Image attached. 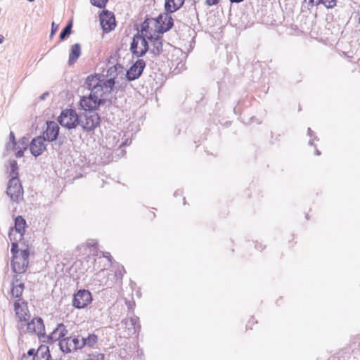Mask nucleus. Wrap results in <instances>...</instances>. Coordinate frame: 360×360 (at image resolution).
Masks as SVG:
<instances>
[{
  "label": "nucleus",
  "mask_w": 360,
  "mask_h": 360,
  "mask_svg": "<svg viewBox=\"0 0 360 360\" xmlns=\"http://www.w3.org/2000/svg\"><path fill=\"white\" fill-rule=\"evenodd\" d=\"M92 300L91 294L86 290H79L74 296L73 305L76 308L85 307Z\"/></svg>",
  "instance_id": "9"
},
{
  "label": "nucleus",
  "mask_w": 360,
  "mask_h": 360,
  "mask_svg": "<svg viewBox=\"0 0 360 360\" xmlns=\"http://www.w3.org/2000/svg\"><path fill=\"white\" fill-rule=\"evenodd\" d=\"M14 309L17 316L20 319V323L18 324V328L20 330V333H22V330L24 328V323H26L29 319L30 315L27 314V306H21L19 300H17L14 302Z\"/></svg>",
  "instance_id": "11"
},
{
  "label": "nucleus",
  "mask_w": 360,
  "mask_h": 360,
  "mask_svg": "<svg viewBox=\"0 0 360 360\" xmlns=\"http://www.w3.org/2000/svg\"><path fill=\"white\" fill-rule=\"evenodd\" d=\"M108 0H90L91 4L100 8H103L105 6Z\"/></svg>",
  "instance_id": "32"
},
{
  "label": "nucleus",
  "mask_w": 360,
  "mask_h": 360,
  "mask_svg": "<svg viewBox=\"0 0 360 360\" xmlns=\"http://www.w3.org/2000/svg\"><path fill=\"white\" fill-rule=\"evenodd\" d=\"M26 326V331L28 333L36 334L39 337L43 336L45 333V327L41 318L36 317L30 322L24 323Z\"/></svg>",
  "instance_id": "7"
},
{
  "label": "nucleus",
  "mask_w": 360,
  "mask_h": 360,
  "mask_svg": "<svg viewBox=\"0 0 360 360\" xmlns=\"http://www.w3.org/2000/svg\"><path fill=\"white\" fill-rule=\"evenodd\" d=\"M150 21H154L155 22V19L154 18H147L142 24L141 25V30L142 32L145 31L146 32L147 30L148 29L149 27V25H150Z\"/></svg>",
  "instance_id": "35"
},
{
  "label": "nucleus",
  "mask_w": 360,
  "mask_h": 360,
  "mask_svg": "<svg viewBox=\"0 0 360 360\" xmlns=\"http://www.w3.org/2000/svg\"><path fill=\"white\" fill-rule=\"evenodd\" d=\"M100 123V116L95 112H86L79 118V125L88 131L94 130Z\"/></svg>",
  "instance_id": "4"
},
{
  "label": "nucleus",
  "mask_w": 360,
  "mask_h": 360,
  "mask_svg": "<svg viewBox=\"0 0 360 360\" xmlns=\"http://www.w3.org/2000/svg\"><path fill=\"white\" fill-rule=\"evenodd\" d=\"M13 229H11L8 233V237L10 238V240L12 242V245H11V252L13 255V257H14L15 255H18L20 254V252H21V250H19L18 249V245L17 243V241L18 240H20L18 239V237L17 236H13Z\"/></svg>",
  "instance_id": "28"
},
{
  "label": "nucleus",
  "mask_w": 360,
  "mask_h": 360,
  "mask_svg": "<svg viewBox=\"0 0 360 360\" xmlns=\"http://www.w3.org/2000/svg\"><path fill=\"white\" fill-rule=\"evenodd\" d=\"M219 1L220 0H205V4L209 6H212L217 5Z\"/></svg>",
  "instance_id": "37"
},
{
  "label": "nucleus",
  "mask_w": 360,
  "mask_h": 360,
  "mask_svg": "<svg viewBox=\"0 0 360 360\" xmlns=\"http://www.w3.org/2000/svg\"><path fill=\"white\" fill-rule=\"evenodd\" d=\"M4 37L0 34V44H2L4 42Z\"/></svg>",
  "instance_id": "42"
},
{
  "label": "nucleus",
  "mask_w": 360,
  "mask_h": 360,
  "mask_svg": "<svg viewBox=\"0 0 360 360\" xmlns=\"http://www.w3.org/2000/svg\"><path fill=\"white\" fill-rule=\"evenodd\" d=\"M27 1L31 2V1H33L34 0H27Z\"/></svg>",
  "instance_id": "47"
},
{
  "label": "nucleus",
  "mask_w": 360,
  "mask_h": 360,
  "mask_svg": "<svg viewBox=\"0 0 360 360\" xmlns=\"http://www.w3.org/2000/svg\"><path fill=\"white\" fill-rule=\"evenodd\" d=\"M184 3V0H165V11L167 13L175 12L183 6Z\"/></svg>",
  "instance_id": "23"
},
{
  "label": "nucleus",
  "mask_w": 360,
  "mask_h": 360,
  "mask_svg": "<svg viewBox=\"0 0 360 360\" xmlns=\"http://www.w3.org/2000/svg\"><path fill=\"white\" fill-rule=\"evenodd\" d=\"M58 120L61 126L68 129H73L79 125V118L72 109L63 110Z\"/></svg>",
  "instance_id": "3"
},
{
  "label": "nucleus",
  "mask_w": 360,
  "mask_h": 360,
  "mask_svg": "<svg viewBox=\"0 0 360 360\" xmlns=\"http://www.w3.org/2000/svg\"><path fill=\"white\" fill-rule=\"evenodd\" d=\"M49 92H45L44 94H42L41 96H40V99L41 100H44L48 96H49Z\"/></svg>",
  "instance_id": "39"
},
{
  "label": "nucleus",
  "mask_w": 360,
  "mask_h": 360,
  "mask_svg": "<svg viewBox=\"0 0 360 360\" xmlns=\"http://www.w3.org/2000/svg\"><path fill=\"white\" fill-rule=\"evenodd\" d=\"M104 354L98 352H94L89 354L86 360H104Z\"/></svg>",
  "instance_id": "33"
},
{
  "label": "nucleus",
  "mask_w": 360,
  "mask_h": 360,
  "mask_svg": "<svg viewBox=\"0 0 360 360\" xmlns=\"http://www.w3.org/2000/svg\"><path fill=\"white\" fill-rule=\"evenodd\" d=\"M101 80H100L99 77L96 75H90L88 76L85 81V86L86 88L92 91V89H95L97 86H100L101 84Z\"/></svg>",
  "instance_id": "25"
},
{
  "label": "nucleus",
  "mask_w": 360,
  "mask_h": 360,
  "mask_svg": "<svg viewBox=\"0 0 360 360\" xmlns=\"http://www.w3.org/2000/svg\"><path fill=\"white\" fill-rule=\"evenodd\" d=\"M146 63L143 59H138L127 70L126 77L129 81H133L140 77L144 68Z\"/></svg>",
  "instance_id": "10"
},
{
  "label": "nucleus",
  "mask_w": 360,
  "mask_h": 360,
  "mask_svg": "<svg viewBox=\"0 0 360 360\" xmlns=\"http://www.w3.org/2000/svg\"><path fill=\"white\" fill-rule=\"evenodd\" d=\"M23 189L18 177L11 178L8 183L6 193L11 200L19 203L23 199Z\"/></svg>",
  "instance_id": "2"
},
{
  "label": "nucleus",
  "mask_w": 360,
  "mask_h": 360,
  "mask_svg": "<svg viewBox=\"0 0 360 360\" xmlns=\"http://www.w3.org/2000/svg\"><path fill=\"white\" fill-rule=\"evenodd\" d=\"M115 85V79L113 78H110L106 81H102L101 86L103 90L104 96H108V94H110L111 91L113 90V87Z\"/></svg>",
  "instance_id": "29"
},
{
  "label": "nucleus",
  "mask_w": 360,
  "mask_h": 360,
  "mask_svg": "<svg viewBox=\"0 0 360 360\" xmlns=\"http://www.w3.org/2000/svg\"><path fill=\"white\" fill-rule=\"evenodd\" d=\"M81 55V46L79 44H75L71 46L69 55V65L74 64Z\"/></svg>",
  "instance_id": "24"
},
{
  "label": "nucleus",
  "mask_w": 360,
  "mask_h": 360,
  "mask_svg": "<svg viewBox=\"0 0 360 360\" xmlns=\"http://www.w3.org/2000/svg\"><path fill=\"white\" fill-rule=\"evenodd\" d=\"M359 22H360V18H359Z\"/></svg>",
  "instance_id": "48"
},
{
  "label": "nucleus",
  "mask_w": 360,
  "mask_h": 360,
  "mask_svg": "<svg viewBox=\"0 0 360 360\" xmlns=\"http://www.w3.org/2000/svg\"><path fill=\"white\" fill-rule=\"evenodd\" d=\"M58 25H56L54 22H52V25H51V33H50V37L51 38L53 34L56 33V32L58 30Z\"/></svg>",
  "instance_id": "36"
},
{
  "label": "nucleus",
  "mask_w": 360,
  "mask_h": 360,
  "mask_svg": "<svg viewBox=\"0 0 360 360\" xmlns=\"http://www.w3.org/2000/svg\"><path fill=\"white\" fill-rule=\"evenodd\" d=\"M72 22H70L61 31L60 34V39L64 40L67 37H68L72 32Z\"/></svg>",
  "instance_id": "30"
},
{
  "label": "nucleus",
  "mask_w": 360,
  "mask_h": 360,
  "mask_svg": "<svg viewBox=\"0 0 360 360\" xmlns=\"http://www.w3.org/2000/svg\"><path fill=\"white\" fill-rule=\"evenodd\" d=\"M29 255L30 252L28 249L21 250L18 255L13 257L11 261V267L13 271L18 274H21L25 272L29 264Z\"/></svg>",
  "instance_id": "1"
},
{
  "label": "nucleus",
  "mask_w": 360,
  "mask_h": 360,
  "mask_svg": "<svg viewBox=\"0 0 360 360\" xmlns=\"http://www.w3.org/2000/svg\"><path fill=\"white\" fill-rule=\"evenodd\" d=\"M24 288L25 285L21 279V276L15 275L11 283V296L15 298L20 297L22 295Z\"/></svg>",
  "instance_id": "15"
},
{
  "label": "nucleus",
  "mask_w": 360,
  "mask_h": 360,
  "mask_svg": "<svg viewBox=\"0 0 360 360\" xmlns=\"http://www.w3.org/2000/svg\"><path fill=\"white\" fill-rule=\"evenodd\" d=\"M90 94L94 98V99L98 100L102 104L108 100V97L104 96L103 90L101 85L97 86L95 89H92Z\"/></svg>",
  "instance_id": "27"
},
{
  "label": "nucleus",
  "mask_w": 360,
  "mask_h": 360,
  "mask_svg": "<svg viewBox=\"0 0 360 360\" xmlns=\"http://www.w3.org/2000/svg\"><path fill=\"white\" fill-rule=\"evenodd\" d=\"M103 256L106 258H108V259L111 262L112 260V256L110 255L109 252H105V254H103Z\"/></svg>",
  "instance_id": "40"
},
{
  "label": "nucleus",
  "mask_w": 360,
  "mask_h": 360,
  "mask_svg": "<svg viewBox=\"0 0 360 360\" xmlns=\"http://www.w3.org/2000/svg\"><path fill=\"white\" fill-rule=\"evenodd\" d=\"M26 227V221L22 216H18L15 219V226L14 228H12L13 231L18 234L17 237H18L19 240L22 238L25 230Z\"/></svg>",
  "instance_id": "20"
},
{
  "label": "nucleus",
  "mask_w": 360,
  "mask_h": 360,
  "mask_svg": "<svg viewBox=\"0 0 360 360\" xmlns=\"http://www.w3.org/2000/svg\"><path fill=\"white\" fill-rule=\"evenodd\" d=\"M45 141V137L41 136L32 140L30 144V150L34 156L40 155L46 150Z\"/></svg>",
  "instance_id": "12"
},
{
  "label": "nucleus",
  "mask_w": 360,
  "mask_h": 360,
  "mask_svg": "<svg viewBox=\"0 0 360 360\" xmlns=\"http://www.w3.org/2000/svg\"><path fill=\"white\" fill-rule=\"evenodd\" d=\"M122 323L128 330L127 335H134L140 330L139 318L136 316L127 318Z\"/></svg>",
  "instance_id": "17"
},
{
  "label": "nucleus",
  "mask_w": 360,
  "mask_h": 360,
  "mask_svg": "<svg viewBox=\"0 0 360 360\" xmlns=\"http://www.w3.org/2000/svg\"><path fill=\"white\" fill-rule=\"evenodd\" d=\"M79 104L86 112H92L97 109L102 103L98 100L94 99V98L89 94L88 97H83L80 100Z\"/></svg>",
  "instance_id": "14"
},
{
  "label": "nucleus",
  "mask_w": 360,
  "mask_h": 360,
  "mask_svg": "<svg viewBox=\"0 0 360 360\" xmlns=\"http://www.w3.org/2000/svg\"><path fill=\"white\" fill-rule=\"evenodd\" d=\"M36 352H35V349H30L27 352V354L29 356H34Z\"/></svg>",
  "instance_id": "38"
},
{
  "label": "nucleus",
  "mask_w": 360,
  "mask_h": 360,
  "mask_svg": "<svg viewBox=\"0 0 360 360\" xmlns=\"http://www.w3.org/2000/svg\"><path fill=\"white\" fill-rule=\"evenodd\" d=\"M68 330L63 323H59L56 328L49 335V340L51 342H56L60 340L62 338L66 335Z\"/></svg>",
  "instance_id": "19"
},
{
  "label": "nucleus",
  "mask_w": 360,
  "mask_h": 360,
  "mask_svg": "<svg viewBox=\"0 0 360 360\" xmlns=\"http://www.w3.org/2000/svg\"><path fill=\"white\" fill-rule=\"evenodd\" d=\"M29 143L28 138L22 137L19 140L18 143H16V146L15 147H12L11 150H15V157L21 158L23 156L24 151L27 149V145Z\"/></svg>",
  "instance_id": "21"
},
{
  "label": "nucleus",
  "mask_w": 360,
  "mask_h": 360,
  "mask_svg": "<svg viewBox=\"0 0 360 360\" xmlns=\"http://www.w3.org/2000/svg\"><path fill=\"white\" fill-rule=\"evenodd\" d=\"M100 22L103 32H109L115 27V18L113 13L103 10L100 14Z\"/></svg>",
  "instance_id": "8"
},
{
  "label": "nucleus",
  "mask_w": 360,
  "mask_h": 360,
  "mask_svg": "<svg viewBox=\"0 0 360 360\" xmlns=\"http://www.w3.org/2000/svg\"><path fill=\"white\" fill-rule=\"evenodd\" d=\"M243 0H230L231 3H240Z\"/></svg>",
  "instance_id": "41"
},
{
  "label": "nucleus",
  "mask_w": 360,
  "mask_h": 360,
  "mask_svg": "<svg viewBox=\"0 0 360 360\" xmlns=\"http://www.w3.org/2000/svg\"><path fill=\"white\" fill-rule=\"evenodd\" d=\"M309 143L311 146H312V145H313V141H312V140H310V141H309Z\"/></svg>",
  "instance_id": "46"
},
{
  "label": "nucleus",
  "mask_w": 360,
  "mask_h": 360,
  "mask_svg": "<svg viewBox=\"0 0 360 360\" xmlns=\"http://www.w3.org/2000/svg\"><path fill=\"white\" fill-rule=\"evenodd\" d=\"M156 30L161 34L169 31L174 25V20L172 16L167 12L160 13L155 19Z\"/></svg>",
  "instance_id": "6"
},
{
  "label": "nucleus",
  "mask_w": 360,
  "mask_h": 360,
  "mask_svg": "<svg viewBox=\"0 0 360 360\" xmlns=\"http://www.w3.org/2000/svg\"><path fill=\"white\" fill-rule=\"evenodd\" d=\"M10 167H11V172H10V176L11 178H13L14 176H17L18 175V167L16 161L13 160L10 163Z\"/></svg>",
  "instance_id": "31"
},
{
  "label": "nucleus",
  "mask_w": 360,
  "mask_h": 360,
  "mask_svg": "<svg viewBox=\"0 0 360 360\" xmlns=\"http://www.w3.org/2000/svg\"><path fill=\"white\" fill-rule=\"evenodd\" d=\"M79 341H77V347H79L80 349H82L84 347H91L94 346L98 342V337L94 333H90L87 337H82L80 335H77Z\"/></svg>",
  "instance_id": "18"
},
{
  "label": "nucleus",
  "mask_w": 360,
  "mask_h": 360,
  "mask_svg": "<svg viewBox=\"0 0 360 360\" xmlns=\"http://www.w3.org/2000/svg\"><path fill=\"white\" fill-rule=\"evenodd\" d=\"M9 139H10L11 143H8L7 144L6 147H7L8 150H9L12 147H15L16 146L15 134H14V133L13 131L10 132V134H9Z\"/></svg>",
  "instance_id": "34"
},
{
  "label": "nucleus",
  "mask_w": 360,
  "mask_h": 360,
  "mask_svg": "<svg viewBox=\"0 0 360 360\" xmlns=\"http://www.w3.org/2000/svg\"><path fill=\"white\" fill-rule=\"evenodd\" d=\"M315 153H316V155H320V151L316 149Z\"/></svg>",
  "instance_id": "45"
},
{
  "label": "nucleus",
  "mask_w": 360,
  "mask_h": 360,
  "mask_svg": "<svg viewBox=\"0 0 360 360\" xmlns=\"http://www.w3.org/2000/svg\"><path fill=\"white\" fill-rule=\"evenodd\" d=\"M153 48L150 52L154 56H159L162 51V41L160 37L151 38Z\"/></svg>",
  "instance_id": "26"
},
{
  "label": "nucleus",
  "mask_w": 360,
  "mask_h": 360,
  "mask_svg": "<svg viewBox=\"0 0 360 360\" xmlns=\"http://www.w3.org/2000/svg\"><path fill=\"white\" fill-rule=\"evenodd\" d=\"M323 4V1H321V0H316V5H319V4Z\"/></svg>",
  "instance_id": "43"
},
{
  "label": "nucleus",
  "mask_w": 360,
  "mask_h": 360,
  "mask_svg": "<svg viewBox=\"0 0 360 360\" xmlns=\"http://www.w3.org/2000/svg\"><path fill=\"white\" fill-rule=\"evenodd\" d=\"M148 44L144 37L139 34L134 35L130 46V51L133 55L139 58L148 51Z\"/></svg>",
  "instance_id": "5"
},
{
  "label": "nucleus",
  "mask_w": 360,
  "mask_h": 360,
  "mask_svg": "<svg viewBox=\"0 0 360 360\" xmlns=\"http://www.w3.org/2000/svg\"><path fill=\"white\" fill-rule=\"evenodd\" d=\"M33 360H51L49 347L41 345L36 351Z\"/></svg>",
  "instance_id": "22"
},
{
  "label": "nucleus",
  "mask_w": 360,
  "mask_h": 360,
  "mask_svg": "<svg viewBox=\"0 0 360 360\" xmlns=\"http://www.w3.org/2000/svg\"><path fill=\"white\" fill-rule=\"evenodd\" d=\"M59 127L53 121L47 122V127L44 133V136L49 141L56 140L58 136Z\"/></svg>",
  "instance_id": "16"
},
{
  "label": "nucleus",
  "mask_w": 360,
  "mask_h": 360,
  "mask_svg": "<svg viewBox=\"0 0 360 360\" xmlns=\"http://www.w3.org/2000/svg\"><path fill=\"white\" fill-rule=\"evenodd\" d=\"M311 133H312V131L310 128H308V134L310 136H311Z\"/></svg>",
  "instance_id": "44"
},
{
  "label": "nucleus",
  "mask_w": 360,
  "mask_h": 360,
  "mask_svg": "<svg viewBox=\"0 0 360 360\" xmlns=\"http://www.w3.org/2000/svg\"><path fill=\"white\" fill-rule=\"evenodd\" d=\"M77 341H79L77 336L63 338L59 341L60 349L65 353L71 352L72 350L80 349V347H77Z\"/></svg>",
  "instance_id": "13"
}]
</instances>
